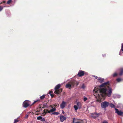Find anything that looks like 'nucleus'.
Returning a JSON list of instances; mask_svg holds the SVG:
<instances>
[{
	"label": "nucleus",
	"mask_w": 123,
	"mask_h": 123,
	"mask_svg": "<svg viewBox=\"0 0 123 123\" xmlns=\"http://www.w3.org/2000/svg\"><path fill=\"white\" fill-rule=\"evenodd\" d=\"M121 97L120 95L116 94H113V97L114 98H120Z\"/></svg>",
	"instance_id": "f8f14e48"
},
{
	"label": "nucleus",
	"mask_w": 123,
	"mask_h": 123,
	"mask_svg": "<svg viewBox=\"0 0 123 123\" xmlns=\"http://www.w3.org/2000/svg\"><path fill=\"white\" fill-rule=\"evenodd\" d=\"M60 121L62 122H63L64 120L66 119V118L64 116L61 115L60 116Z\"/></svg>",
	"instance_id": "1a4fd4ad"
},
{
	"label": "nucleus",
	"mask_w": 123,
	"mask_h": 123,
	"mask_svg": "<svg viewBox=\"0 0 123 123\" xmlns=\"http://www.w3.org/2000/svg\"><path fill=\"white\" fill-rule=\"evenodd\" d=\"M84 74V72L83 71L80 70L78 74V75L79 77L83 76Z\"/></svg>",
	"instance_id": "0eeeda50"
},
{
	"label": "nucleus",
	"mask_w": 123,
	"mask_h": 123,
	"mask_svg": "<svg viewBox=\"0 0 123 123\" xmlns=\"http://www.w3.org/2000/svg\"><path fill=\"white\" fill-rule=\"evenodd\" d=\"M77 105L79 108H81V104L80 103L78 102L77 103Z\"/></svg>",
	"instance_id": "ddd939ff"
},
{
	"label": "nucleus",
	"mask_w": 123,
	"mask_h": 123,
	"mask_svg": "<svg viewBox=\"0 0 123 123\" xmlns=\"http://www.w3.org/2000/svg\"><path fill=\"white\" fill-rule=\"evenodd\" d=\"M75 84H76V85H77L79 83L78 82L75 80H73L66 84V86L67 88L73 87L74 86Z\"/></svg>",
	"instance_id": "f03ea898"
},
{
	"label": "nucleus",
	"mask_w": 123,
	"mask_h": 123,
	"mask_svg": "<svg viewBox=\"0 0 123 123\" xmlns=\"http://www.w3.org/2000/svg\"><path fill=\"white\" fill-rule=\"evenodd\" d=\"M11 1H12L11 0H9L7 1V4H9L11 3Z\"/></svg>",
	"instance_id": "bb28decb"
},
{
	"label": "nucleus",
	"mask_w": 123,
	"mask_h": 123,
	"mask_svg": "<svg viewBox=\"0 0 123 123\" xmlns=\"http://www.w3.org/2000/svg\"><path fill=\"white\" fill-rule=\"evenodd\" d=\"M50 96H51V97H54L53 95L52 94H51V95H50Z\"/></svg>",
	"instance_id": "ea45409f"
},
{
	"label": "nucleus",
	"mask_w": 123,
	"mask_h": 123,
	"mask_svg": "<svg viewBox=\"0 0 123 123\" xmlns=\"http://www.w3.org/2000/svg\"><path fill=\"white\" fill-rule=\"evenodd\" d=\"M99 113H94L92 114H91V116L93 118H95L96 117H98L99 116Z\"/></svg>",
	"instance_id": "9d476101"
},
{
	"label": "nucleus",
	"mask_w": 123,
	"mask_h": 123,
	"mask_svg": "<svg viewBox=\"0 0 123 123\" xmlns=\"http://www.w3.org/2000/svg\"><path fill=\"white\" fill-rule=\"evenodd\" d=\"M28 115H26V116L25 117V118H28Z\"/></svg>",
	"instance_id": "72a5a7b5"
},
{
	"label": "nucleus",
	"mask_w": 123,
	"mask_h": 123,
	"mask_svg": "<svg viewBox=\"0 0 123 123\" xmlns=\"http://www.w3.org/2000/svg\"><path fill=\"white\" fill-rule=\"evenodd\" d=\"M111 107V108H114L115 107V105L113 104H112V103H110L109 104V105Z\"/></svg>",
	"instance_id": "f3484780"
},
{
	"label": "nucleus",
	"mask_w": 123,
	"mask_h": 123,
	"mask_svg": "<svg viewBox=\"0 0 123 123\" xmlns=\"http://www.w3.org/2000/svg\"><path fill=\"white\" fill-rule=\"evenodd\" d=\"M109 105V102L106 101L102 102L101 104V106L102 108L104 109H105Z\"/></svg>",
	"instance_id": "20e7f679"
},
{
	"label": "nucleus",
	"mask_w": 123,
	"mask_h": 123,
	"mask_svg": "<svg viewBox=\"0 0 123 123\" xmlns=\"http://www.w3.org/2000/svg\"><path fill=\"white\" fill-rule=\"evenodd\" d=\"M87 99V98L85 97H84L83 98V100L84 101H86Z\"/></svg>",
	"instance_id": "a878e982"
},
{
	"label": "nucleus",
	"mask_w": 123,
	"mask_h": 123,
	"mask_svg": "<svg viewBox=\"0 0 123 123\" xmlns=\"http://www.w3.org/2000/svg\"><path fill=\"white\" fill-rule=\"evenodd\" d=\"M94 78L95 79H97L98 78V77L96 76H94Z\"/></svg>",
	"instance_id": "4c0bfd02"
},
{
	"label": "nucleus",
	"mask_w": 123,
	"mask_h": 123,
	"mask_svg": "<svg viewBox=\"0 0 123 123\" xmlns=\"http://www.w3.org/2000/svg\"><path fill=\"white\" fill-rule=\"evenodd\" d=\"M85 87V86L84 84H83L81 88L83 89H84Z\"/></svg>",
	"instance_id": "5701e85b"
},
{
	"label": "nucleus",
	"mask_w": 123,
	"mask_h": 123,
	"mask_svg": "<svg viewBox=\"0 0 123 123\" xmlns=\"http://www.w3.org/2000/svg\"><path fill=\"white\" fill-rule=\"evenodd\" d=\"M66 105V103L64 101H62V104L60 105V107L62 109L64 108Z\"/></svg>",
	"instance_id": "6e6552de"
},
{
	"label": "nucleus",
	"mask_w": 123,
	"mask_h": 123,
	"mask_svg": "<svg viewBox=\"0 0 123 123\" xmlns=\"http://www.w3.org/2000/svg\"><path fill=\"white\" fill-rule=\"evenodd\" d=\"M3 8V7L0 6V12L2 10Z\"/></svg>",
	"instance_id": "c756f323"
},
{
	"label": "nucleus",
	"mask_w": 123,
	"mask_h": 123,
	"mask_svg": "<svg viewBox=\"0 0 123 123\" xmlns=\"http://www.w3.org/2000/svg\"><path fill=\"white\" fill-rule=\"evenodd\" d=\"M59 114V113L58 112H54L52 113V114L57 115Z\"/></svg>",
	"instance_id": "4be33fe9"
},
{
	"label": "nucleus",
	"mask_w": 123,
	"mask_h": 123,
	"mask_svg": "<svg viewBox=\"0 0 123 123\" xmlns=\"http://www.w3.org/2000/svg\"><path fill=\"white\" fill-rule=\"evenodd\" d=\"M115 109L116 110L115 111V113L119 115H121L123 114V112H122L121 111H119L118 109L115 108Z\"/></svg>",
	"instance_id": "423d86ee"
},
{
	"label": "nucleus",
	"mask_w": 123,
	"mask_h": 123,
	"mask_svg": "<svg viewBox=\"0 0 123 123\" xmlns=\"http://www.w3.org/2000/svg\"><path fill=\"white\" fill-rule=\"evenodd\" d=\"M121 50L122 51H123V44H122V46L121 47Z\"/></svg>",
	"instance_id": "7c9ffc66"
},
{
	"label": "nucleus",
	"mask_w": 123,
	"mask_h": 123,
	"mask_svg": "<svg viewBox=\"0 0 123 123\" xmlns=\"http://www.w3.org/2000/svg\"><path fill=\"white\" fill-rule=\"evenodd\" d=\"M5 1H4L3 2H0V4H2V3H5Z\"/></svg>",
	"instance_id": "c9c22d12"
},
{
	"label": "nucleus",
	"mask_w": 123,
	"mask_h": 123,
	"mask_svg": "<svg viewBox=\"0 0 123 123\" xmlns=\"http://www.w3.org/2000/svg\"><path fill=\"white\" fill-rule=\"evenodd\" d=\"M103 123H108V122L106 121H104L103 122Z\"/></svg>",
	"instance_id": "e433bc0d"
},
{
	"label": "nucleus",
	"mask_w": 123,
	"mask_h": 123,
	"mask_svg": "<svg viewBox=\"0 0 123 123\" xmlns=\"http://www.w3.org/2000/svg\"><path fill=\"white\" fill-rule=\"evenodd\" d=\"M109 82L107 81L103 83L100 85V89H98V87H95L93 90V94L99 100L101 99V97L105 98L106 96L109 97L111 96L112 91L111 88L108 85Z\"/></svg>",
	"instance_id": "f257e3e1"
},
{
	"label": "nucleus",
	"mask_w": 123,
	"mask_h": 123,
	"mask_svg": "<svg viewBox=\"0 0 123 123\" xmlns=\"http://www.w3.org/2000/svg\"><path fill=\"white\" fill-rule=\"evenodd\" d=\"M117 81L118 82H119L122 80V79L120 78H118L117 79Z\"/></svg>",
	"instance_id": "aec40b11"
},
{
	"label": "nucleus",
	"mask_w": 123,
	"mask_h": 123,
	"mask_svg": "<svg viewBox=\"0 0 123 123\" xmlns=\"http://www.w3.org/2000/svg\"><path fill=\"white\" fill-rule=\"evenodd\" d=\"M61 85L60 84H59L56 85L55 88V91L54 93L57 94H60V93L62 92V89H60L59 90H57L58 89H59Z\"/></svg>",
	"instance_id": "7ed1b4c3"
},
{
	"label": "nucleus",
	"mask_w": 123,
	"mask_h": 123,
	"mask_svg": "<svg viewBox=\"0 0 123 123\" xmlns=\"http://www.w3.org/2000/svg\"><path fill=\"white\" fill-rule=\"evenodd\" d=\"M75 120V118H74L73 119V123H82V122L80 121H77L76 122H74V120Z\"/></svg>",
	"instance_id": "2eb2a0df"
},
{
	"label": "nucleus",
	"mask_w": 123,
	"mask_h": 123,
	"mask_svg": "<svg viewBox=\"0 0 123 123\" xmlns=\"http://www.w3.org/2000/svg\"><path fill=\"white\" fill-rule=\"evenodd\" d=\"M18 122V120L17 119H15L14 120V123H16Z\"/></svg>",
	"instance_id": "cd10ccee"
},
{
	"label": "nucleus",
	"mask_w": 123,
	"mask_h": 123,
	"mask_svg": "<svg viewBox=\"0 0 123 123\" xmlns=\"http://www.w3.org/2000/svg\"><path fill=\"white\" fill-rule=\"evenodd\" d=\"M74 107L75 109V110L76 111H77V110H78V107L76 105H74Z\"/></svg>",
	"instance_id": "6ab92c4d"
},
{
	"label": "nucleus",
	"mask_w": 123,
	"mask_h": 123,
	"mask_svg": "<svg viewBox=\"0 0 123 123\" xmlns=\"http://www.w3.org/2000/svg\"><path fill=\"white\" fill-rule=\"evenodd\" d=\"M45 97V95H43L42 96H40V98L42 99H43Z\"/></svg>",
	"instance_id": "412c9836"
},
{
	"label": "nucleus",
	"mask_w": 123,
	"mask_h": 123,
	"mask_svg": "<svg viewBox=\"0 0 123 123\" xmlns=\"http://www.w3.org/2000/svg\"><path fill=\"white\" fill-rule=\"evenodd\" d=\"M44 112L43 113V114L44 115H45L46 113H50L51 112L50 111V110L48 111L47 110H44L43 111Z\"/></svg>",
	"instance_id": "9b49d317"
},
{
	"label": "nucleus",
	"mask_w": 123,
	"mask_h": 123,
	"mask_svg": "<svg viewBox=\"0 0 123 123\" xmlns=\"http://www.w3.org/2000/svg\"><path fill=\"white\" fill-rule=\"evenodd\" d=\"M103 56H104V55H103Z\"/></svg>",
	"instance_id": "a19ab883"
},
{
	"label": "nucleus",
	"mask_w": 123,
	"mask_h": 123,
	"mask_svg": "<svg viewBox=\"0 0 123 123\" xmlns=\"http://www.w3.org/2000/svg\"><path fill=\"white\" fill-rule=\"evenodd\" d=\"M42 117L41 116H39L37 117V119L38 120H40L41 119Z\"/></svg>",
	"instance_id": "b1692460"
},
{
	"label": "nucleus",
	"mask_w": 123,
	"mask_h": 123,
	"mask_svg": "<svg viewBox=\"0 0 123 123\" xmlns=\"http://www.w3.org/2000/svg\"><path fill=\"white\" fill-rule=\"evenodd\" d=\"M65 113V112L64 111H63L62 110V113L63 114H64Z\"/></svg>",
	"instance_id": "58836bf2"
},
{
	"label": "nucleus",
	"mask_w": 123,
	"mask_h": 123,
	"mask_svg": "<svg viewBox=\"0 0 123 123\" xmlns=\"http://www.w3.org/2000/svg\"><path fill=\"white\" fill-rule=\"evenodd\" d=\"M52 92V91H49V94H50V95H51V93Z\"/></svg>",
	"instance_id": "2f4dec72"
},
{
	"label": "nucleus",
	"mask_w": 123,
	"mask_h": 123,
	"mask_svg": "<svg viewBox=\"0 0 123 123\" xmlns=\"http://www.w3.org/2000/svg\"><path fill=\"white\" fill-rule=\"evenodd\" d=\"M123 74V69H121L120 72L119 74L120 75H122Z\"/></svg>",
	"instance_id": "a211bd4d"
},
{
	"label": "nucleus",
	"mask_w": 123,
	"mask_h": 123,
	"mask_svg": "<svg viewBox=\"0 0 123 123\" xmlns=\"http://www.w3.org/2000/svg\"><path fill=\"white\" fill-rule=\"evenodd\" d=\"M123 51H120L119 53V55H121L123 53Z\"/></svg>",
	"instance_id": "c85d7f7f"
},
{
	"label": "nucleus",
	"mask_w": 123,
	"mask_h": 123,
	"mask_svg": "<svg viewBox=\"0 0 123 123\" xmlns=\"http://www.w3.org/2000/svg\"><path fill=\"white\" fill-rule=\"evenodd\" d=\"M38 101V100H37L36 101H34L33 103V104H34V103H35L36 102H37V101Z\"/></svg>",
	"instance_id": "f704fd0d"
},
{
	"label": "nucleus",
	"mask_w": 123,
	"mask_h": 123,
	"mask_svg": "<svg viewBox=\"0 0 123 123\" xmlns=\"http://www.w3.org/2000/svg\"><path fill=\"white\" fill-rule=\"evenodd\" d=\"M29 102L28 101H25L23 103V106L25 108L27 107L30 105Z\"/></svg>",
	"instance_id": "39448f33"
},
{
	"label": "nucleus",
	"mask_w": 123,
	"mask_h": 123,
	"mask_svg": "<svg viewBox=\"0 0 123 123\" xmlns=\"http://www.w3.org/2000/svg\"><path fill=\"white\" fill-rule=\"evenodd\" d=\"M98 80L100 82L102 83L104 81V79L103 78H99L98 79Z\"/></svg>",
	"instance_id": "4468645a"
},
{
	"label": "nucleus",
	"mask_w": 123,
	"mask_h": 123,
	"mask_svg": "<svg viewBox=\"0 0 123 123\" xmlns=\"http://www.w3.org/2000/svg\"><path fill=\"white\" fill-rule=\"evenodd\" d=\"M53 107H52V108H53L52 109L50 110V111L51 112H52L56 110V109L55 108H53Z\"/></svg>",
	"instance_id": "dca6fc26"
},
{
	"label": "nucleus",
	"mask_w": 123,
	"mask_h": 123,
	"mask_svg": "<svg viewBox=\"0 0 123 123\" xmlns=\"http://www.w3.org/2000/svg\"><path fill=\"white\" fill-rule=\"evenodd\" d=\"M41 109V107H40L39 108V109H38L37 111V112H40V110Z\"/></svg>",
	"instance_id": "473e14b6"
},
{
	"label": "nucleus",
	"mask_w": 123,
	"mask_h": 123,
	"mask_svg": "<svg viewBox=\"0 0 123 123\" xmlns=\"http://www.w3.org/2000/svg\"><path fill=\"white\" fill-rule=\"evenodd\" d=\"M117 74L116 73H114V74H113V77H115L116 76H117Z\"/></svg>",
	"instance_id": "393cba45"
}]
</instances>
